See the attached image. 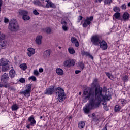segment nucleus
Instances as JSON below:
<instances>
[{"label": "nucleus", "mask_w": 130, "mask_h": 130, "mask_svg": "<svg viewBox=\"0 0 130 130\" xmlns=\"http://www.w3.org/2000/svg\"><path fill=\"white\" fill-rule=\"evenodd\" d=\"M112 94L107 91L106 88L104 89L100 86L95 88V92H92L90 89L83 92V102L86 103L87 100L89 101V103L86 104L83 108V111L86 114H89L91 109L97 108L102 103L103 105H106V101L111 99Z\"/></svg>", "instance_id": "f257e3e1"}, {"label": "nucleus", "mask_w": 130, "mask_h": 130, "mask_svg": "<svg viewBox=\"0 0 130 130\" xmlns=\"http://www.w3.org/2000/svg\"><path fill=\"white\" fill-rule=\"evenodd\" d=\"M100 36L96 35L91 37V42L94 44V45H99L100 47L102 50H106L107 49V43L105 41H100Z\"/></svg>", "instance_id": "f03ea898"}, {"label": "nucleus", "mask_w": 130, "mask_h": 130, "mask_svg": "<svg viewBox=\"0 0 130 130\" xmlns=\"http://www.w3.org/2000/svg\"><path fill=\"white\" fill-rule=\"evenodd\" d=\"M35 3L36 5L43 8H55V5L51 3L50 0H37Z\"/></svg>", "instance_id": "7ed1b4c3"}, {"label": "nucleus", "mask_w": 130, "mask_h": 130, "mask_svg": "<svg viewBox=\"0 0 130 130\" xmlns=\"http://www.w3.org/2000/svg\"><path fill=\"white\" fill-rule=\"evenodd\" d=\"M9 74L4 73L1 77V82L4 84H0V88H10V84L8 83L9 81Z\"/></svg>", "instance_id": "20e7f679"}, {"label": "nucleus", "mask_w": 130, "mask_h": 130, "mask_svg": "<svg viewBox=\"0 0 130 130\" xmlns=\"http://www.w3.org/2000/svg\"><path fill=\"white\" fill-rule=\"evenodd\" d=\"M9 30L12 32H16L19 30V24L15 19H12L8 26Z\"/></svg>", "instance_id": "39448f33"}, {"label": "nucleus", "mask_w": 130, "mask_h": 130, "mask_svg": "<svg viewBox=\"0 0 130 130\" xmlns=\"http://www.w3.org/2000/svg\"><path fill=\"white\" fill-rule=\"evenodd\" d=\"M10 61L7 59L2 58L0 59V66L2 67V70L3 72H7L10 69V67L8 66Z\"/></svg>", "instance_id": "423d86ee"}, {"label": "nucleus", "mask_w": 130, "mask_h": 130, "mask_svg": "<svg viewBox=\"0 0 130 130\" xmlns=\"http://www.w3.org/2000/svg\"><path fill=\"white\" fill-rule=\"evenodd\" d=\"M56 94H58V100L59 102H62L66 99V94L64 93V90L60 87H58L56 88Z\"/></svg>", "instance_id": "0eeeda50"}, {"label": "nucleus", "mask_w": 130, "mask_h": 130, "mask_svg": "<svg viewBox=\"0 0 130 130\" xmlns=\"http://www.w3.org/2000/svg\"><path fill=\"white\" fill-rule=\"evenodd\" d=\"M6 36L4 34L0 32V50L1 49H5L9 47V42L6 41H2L5 39Z\"/></svg>", "instance_id": "6e6552de"}, {"label": "nucleus", "mask_w": 130, "mask_h": 130, "mask_svg": "<svg viewBox=\"0 0 130 130\" xmlns=\"http://www.w3.org/2000/svg\"><path fill=\"white\" fill-rule=\"evenodd\" d=\"M32 88V85L28 84L25 87V90L21 92V94H23L25 97H30V94H31V89Z\"/></svg>", "instance_id": "1a4fd4ad"}, {"label": "nucleus", "mask_w": 130, "mask_h": 130, "mask_svg": "<svg viewBox=\"0 0 130 130\" xmlns=\"http://www.w3.org/2000/svg\"><path fill=\"white\" fill-rule=\"evenodd\" d=\"M19 15H23V20L24 21H28L30 20V16L27 15H28V11L26 10H20L19 12Z\"/></svg>", "instance_id": "9d476101"}, {"label": "nucleus", "mask_w": 130, "mask_h": 130, "mask_svg": "<svg viewBox=\"0 0 130 130\" xmlns=\"http://www.w3.org/2000/svg\"><path fill=\"white\" fill-rule=\"evenodd\" d=\"M93 19H94V17L93 16L86 17V19L84 20L83 27H84V28H86V27H88V26H89V25L91 24V22L93 21Z\"/></svg>", "instance_id": "9b49d317"}, {"label": "nucleus", "mask_w": 130, "mask_h": 130, "mask_svg": "<svg viewBox=\"0 0 130 130\" xmlns=\"http://www.w3.org/2000/svg\"><path fill=\"white\" fill-rule=\"evenodd\" d=\"M35 54V50L33 48H28L27 49V56L31 57L32 55Z\"/></svg>", "instance_id": "f8f14e48"}, {"label": "nucleus", "mask_w": 130, "mask_h": 130, "mask_svg": "<svg viewBox=\"0 0 130 130\" xmlns=\"http://www.w3.org/2000/svg\"><path fill=\"white\" fill-rule=\"evenodd\" d=\"M50 54H51V50L48 49L44 52L43 56L44 58H49Z\"/></svg>", "instance_id": "ddd939ff"}, {"label": "nucleus", "mask_w": 130, "mask_h": 130, "mask_svg": "<svg viewBox=\"0 0 130 130\" xmlns=\"http://www.w3.org/2000/svg\"><path fill=\"white\" fill-rule=\"evenodd\" d=\"M28 121L30 123V125H31V126H34V125L36 124V121L34 119L33 115H31L28 118Z\"/></svg>", "instance_id": "4468645a"}, {"label": "nucleus", "mask_w": 130, "mask_h": 130, "mask_svg": "<svg viewBox=\"0 0 130 130\" xmlns=\"http://www.w3.org/2000/svg\"><path fill=\"white\" fill-rule=\"evenodd\" d=\"M35 42L36 44L40 45L42 43V36H38L36 37Z\"/></svg>", "instance_id": "2eb2a0df"}, {"label": "nucleus", "mask_w": 130, "mask_h": 130, "mask_svg": "<svg viewBox=\"0 0 130 130\" xmlns=\"http://www.w3.org/2000/svg\"><path fill=\"white\" fill-rule=\"evenodd\" d=\"M55 91V89H54V87L49 88L45 92V94H47L48 95H51V94H53Z\"/></svg>", "instance_id": "dca6fc26"}, {"label": "nucleus", "mask_w": 130, "mask_h": 130, "mask_svg": "<svg viewBox=\"0 0 130 130\" xmlns=\"http://www.w3.org/2000/svg\"><path fill=\"white\" fill-rule=\"evenodd\" d=\"M16 76V71L14 69H12L9 72V77L11 79H14Z\"/></svg>", "instance_id": "f3484780"}, {"label": "nucleus", "mask_w": 130, "mask_h": 130, "mask_svg": "<svg viewBox=\"0 0 130 130\" xmlns=\"http://www.w3.org/2000/svg\"><path fill=\"white\" fill-rule=\"evenodd\" d=\"M61 24H63L62 28L63 31H68V30H69V27L67 25V22H66L64 20H62Z\"/></svg>", "instance_id": "a211bd4d"}, {"label": "nucleus", "mask_w": 130, "mask_h": 130, "mask_svg": "<svg viewBox=\"0 0 130 130\" xmlns=\"http://www.w3.org/2000/svg\"><path fill=\"white\" fill-rule=\"evenodd\" d=\"M71 41L72 43H74L75 44L76 47H79V42H78V40H77V39H76L75 37H72Z\"/></svg>", "instance_id": "6ab92c4d"}, {"label": "nucleus", "mask_w": 130, "mask_h": 130, "mask_svg": "<svg viewBox=\"0 0 130 130\" xmlns=\"http://www.w3.org/2000/svg\"><path fill=\"white\" fill-rule=\"evenodd\" d=\"M56 72L57 75H59V76H62L63 75V70L61 68H57L56 69Z\"/></svg>", "instance_id": "aec40b11"}, {"label": "nucleus", "mask_w": 130, "mask_h": 130, "mask_svg": "<svg viewBox=\"0 0 130 130\" xmlns=\"http://www.w3.org/2000/svg\"><path fill=\"white\" fill-rule=\"evenodd\" d=\"M123 20L127 21L129 19V14L127 12H124L122 15Z\"/></svg>", "instance_id": "412c9836"}, {"label": "nucleus", "mask_w": 130, "mask_h": 130, "mask_svg": "<svg viewBox=\"0 0 130 130\" xmlns=\"http://www.w3.org/2000/svg\"><path fill=\"white\" fill-rule=\"evenodd\" d=\"M11 109L13 111H16L19 109V105L14 104L11 106Z\"/></svg>", "instance_id": "4be33fe9"}, {"label": "nucleus", "mask_w": 130, "mask_h": 130, "mask_svg": "<svg viewBox=\"0 0 130 130\" xmlns=\"http://www.w3.org/2000/svg\"><path fill=\"white\" fill-rule=\"evenodd\" d=\"M78 127L80 129L85 127V122L84 121H81L78 123Z\"/></svg>", "instance_id": "5701e85b"}, {"label": "nucleus", "mask_w": 130, "mask_h": 130, "mask_svg": "<svg viewBox=\"0 0 130 130\" xmlns=\"http://www.w3.org/2000/svg\"><path fill=\"white\" fill-rule=\"evenodd\" d=\"M20 68L23 71L27 70V64L26 63H22L20 65Z\"/></svg>", "instance_id": "b1692460"}, {"label": "nucleus", "mask_w": 130, "mask_h": 130, "mask_svg": "<svg viewBox=\"0 0 130 130\" xmlns=\"http://www.w3.org/2000/svg\"><path fill=\"white\" fill-rule=\"evenodd\" d=\"M98 83V79H95L93 83L91 84V86L92 88H94V87H96V86H97Z\"/></svg>", "instance_id": "393cba45"}, {"label": "nucleus", "mask_w": 130, "mask_h": 130, "mask_svg": "<svg viewBox=\"0 0 130 130\" xmlns=\"http://www.w3.org/2000/svg\"><path fill=\"white\" fill-rule=\"evenodd\" d=\"M68 51L69 53H70V54H75V50L72 47H70L68 48Z\"/></svg>", "instance_id": "a878e982"}, {"label": "nucleus", "mask_w": 130, "mask_h": 130, "mask_svg": "<svg viewBox=\"0 0 130 130\" xmlns=\"http://www.w3.org/2000/svg\"><path fill=\"white\" fill-rule=\"evenodd\" d=\"M114 17L116 19H118V20H120V13L119 12H117L114 14Z\"/></svg>", "instance_id": "bb28decb"}, {"label": "nucleus", "mask_w": 130, "mask_h": 130, "mask_svg": "<svg viewBox=\"0 0 130 130\" xmlns=\"http://www.w3.org/2000/svg\"><path fill=\"white\" fill-rule=\"evenodd\" d=\"M64 67H70V60H66L63 62Z\"/></svg>", "instance_id": "cd10ccee"}, {"label": "nucleus", "mask_w": 130, "mask_h": 130, "mask_svg": "<svg viewBox=\"0 0 130 130\" xmlns=\"http://www.w3.org/2000/svg\"><path fill=\"white\" fill-rule=\"evenodd\" d=\"M122 80L124 83L128 81V76L125 75V76L123 77Z\"/></svg>", "instance_id": "c85d7f7f"}, {"label": "nucleus", "mask_w": 130, "mask_h": 130, "mask_svg": "<svg viewBox=\"0 0 130 130\" xmlns=\"http://www.w3.org/2000/svg\"><path fill=\"white\" fill-rule=\"evenodd\" d=\"M106 75L108 77L109 79H110L111 80H114V78H113V76L109 73L106 72Z\"/></svg>", "instance_id": "c756f323"}, {"label": "nucleus", "mask_w": 130, "mask_h": 130, "mask_svg": "<svg viewBox=\"0 0 130 130\" xmlns=\"http://www.w3.org/2000/svg\"><path fill=\"white\" fill-rule=\"evenodd\" d=\"M120 109H121V108H120V106H119V105H116L115 107V111H116V112H117L118 111H119V110H120Z\"/></svg>", "instance_id": "7c9ffc66"}, {"label": "nucleus", "mask_w": 130, "mask_h": 130, "mask_svg": "<svg viewBox=\"0 0 130 130\" xmlns=\"http://www.w3.org/2000/svg\"><path fill=\"white\" fill-rule=\"evenodd\" d=\"M74 64H76V61L74 60H70V67H72Z\"/></svg>", "instance_id": "2f4dec72"}, {"label": "nucleus", "mask_w": 130, "mask_h": 130, "mask_svg": "<svg viewBox=\"0 0 130 130\" xmlns=\"http://www.w3.org/2000/svg\"><path fill=\"white\" fill-rule=\"evenodd\" d=\"M120 102L123 105H124V104H126V103H127V101L125 99H121Z\"/></svg>", "instance_id": "473e14b6"}, {"label": "nucleus", "mask_w": 130, "mask_h": 130, "mask_svg": "<svg viewBox=\"0 0 130 130\" xmlns=\"http://www.w3.org/2000/svg\"><path fill=\"white\" fill-rule=\"evenodd\" d=\"M78 67L81 68L82 69V70H83L84 69V63H83V62H79L78 63Z\"/></svg>", "instance_id": "72a5a7b5"}, {"label": "nucleus", "mask_w": 130, "mask_h": 130, "mask_svg": "<svg viewBox=\"0 0 130 130\" xmlns=\"http://www.w3.org/2000/svg\"><path fill=\"white\" fill-rule=\"evenodd\" d=\"M112 0H104V3L106 5H110L111 4Z\"/></svg>", "instance_id": "f704fd0d"}, {"label": "nucleus", "mask_w": 130, "mask_h": 130, "mask_svg": "<svg viewBox=\"0 0 130 130\" xmlns=\"http://www.w3.org/2000/svg\"><path fill=\"white\" fill-rule=\"evenodd\" d=\"M45 32L46 33H51V28L50 27H47L45 28Z\"/></svg>", "instance_id": "c9c22d12"}, {"label": "nucleus", "mask_w": 130, "mask_h": 130, "mask_svg": "<svg viewBox=\"0 0 130 130\" xmlns=\"http://www.w3.org/2000/svg\"><path fill=\"white\" fill-rule=\"evenodd\" d=\"M28 80H32V81L35 82V81H36V77L34 76H32L28 78Z\"/></svg>", "instance_id": "e433bc0d"}, {"label": "nucleus", "mask_w": 130, "mask_h": 130, "mask_svg": "<svg viewBox=\"0 0 130 130\" xmlns=\"http://www.w3.org/2000/svg\"><path fill=\"white\" fill-rule=\"evenodd\" d=\"M33 74L35 76H39V72L37 70H34Z\"/></svg>", "instance_id": "4c0bfd02"}, {"label": "nucleus", "mask_w": 130, "mask_h": 130, "mask_svg": "<svg viewBox=\"0 0 130 130\" xmlns=\"http://www.w3.org/2000/svg\"><path fill=\"white\" fill-rule=\"evenodd\" d=\"M19 82H20V83H22L23 84H24V83H25V78H21L19 79Z\"/></svg>", "instance_id": "58836bf2"}, {"label": "nucleus", "mask_w": 130, "mask_h": 130, "mask_svg": "<svg viewBox=\"0 0 130 130\" xmlns=\"http://www.w3.org/2000/svg\"><path fill=\"white\" fill-rule=\"evenodd\" d=\"M121 8L122 10H126V5L125 4H123L121 6Z\"/></svg>", "instance_id": "ea45409f"}, {"label": "nucleus", "mask_w": 130, "mask_h": 130, "mask_svg": "<svg viewBox=\"0 0 130 130\" xmlns=\"http://www.w3.org/2000/svg\"><path fill=\"white\" fill-rule=\"evenodd\" d=\"M115 12H120V9L119 7H115L114 8Z\"/></svg>", "instance_id": "a19ab883"}, {"label": "nucleus", "mask_w": 130, "mask_h": 130, "mask_svg": "<svg viewBox=\"0 0 130 130\" xmlns=\"http://www.w3.org/2000/svg\"><path fill=\"white\" fill-rule=\"evenodd\" d=\"M83 19V17H82V16H79L78 17V21L79 22H81V21H82V19Z\"/></svg>", "instance_id": "79ce46f5"}, {"label": "nucleus", "mask_w": 130, "mask_h": 130, "mask_svg": "<svg viewBox=\"0 0 130 130\" xmlns=\"http://www.w3.org/2000/svg\"><path fill=\"white\" fill-rule=\"evenodd\" d=\"M33 13L34 15H39V13L36 10H34Z\"/></svg>", "instance_id": "37998d69"}, {"label": "nucleus", "mask_w": 130, "mask_h": 130, "mask_svg": "<svg viewBox=\"0 0 130 130\" xmlns=\"http://www.w3.org/2000/svg\"><path fill=\"white\" fill-rule=\"evenodd\" d=\"M4 23H8V22H9V19H8L7 18H4Z\"/></svg>", "instance_id": "c03bdc74"}, {"label": "nucleus", "mask_w": 130, "mask_h": 130, "mask_svg": "<svg viewBox=\"0 0 130 130\" xmlns=\"http://www.w3.org/2000/svg\"><path fill=\"white\" fill-rule=\"evenodd\" d=\"M43 71H44V70L42 68H41L39 69V73H43Z\"/></svg>", "instance_id": "a18cd8bd"}, {"label": "nucleus", "mask_w": 130, "mask_h": 130, "mask_svg": "<svg viewBox=\"0 0 130 130\" xmlns=\"http://www.w3.org/2000/svg\"><path fill=\"white\" fill-rule=\"evenodd\" d=\"M84 54L85 55H86V56H89V55L91 54H90V53L88 52H84Z\"/></svg>", "instance_id": "49530a36"}, {"label": "nucleus", "mask_w": 130, "mask_h": 130, "mask_svg": "<svg viewBox=\"0 0 130 130\" xmlns=\"http://www.w3.org/2000/svg\"><path fill=\"white\" fill-rule=\"evenodd\" d=\"M3 5V2L2 0H0V12L2 10V5Z\"/></svg>", "instance_id": "de8ad7c7"}, {"label": "nucleus", "mask_w": 130, "mask_h": 130, "mask_svg": "<svg viewBox=\"0 0 130 130\" xmlns=\"http://www.w3.org/2000/svg\"><path fill=\"white\" fill-rule=\"evenodd\" d=\"M88 57L91 58V59H94V57H93V56H92V55H91V54L89 55V56H88Z\"/></svg>", "instance_id": "09e8293b"}, {"label": "nucleus", "mask_w": 130, "mask_h": 130, "mask_svg": "<svg viewBox=\"0 0 130 130\" xmlns=\"http://www.w3.org/2000/svg\"><path fill=\"white\" fill-rule=\"evenodd\" d=\"M79 73H81V71L80 70L75 71V74H79Z\"/></svg>", "instance_id": "8fccbe9b"}, {"label": "nucleus", "mask_w": 130, "mask_h": 130, "mask_svg": "<svg viewBox=\"0 0 130 130\" xmlns=\"http://www.w3.org/2000/svg\"><path fill=\"white\" fill-rule=\"evenodd\" d=\"M30 125H31V124H28L26 125V128H28V129H30Z\"/></svg>", "instance_id": "3c124183"}, {"label": "nucleus", "mask_w": 130, "mask_h": 130, "mask_svg": "<svg viewBox=\"0 0 130 130\" xmlns=\"http://www.w3.org/2000/svg\"><path fill=\"white\" fill-rule=\"evenodd\" d=\"M102 0H95V3H101Z\"/></svg>", "instance_id": "603ef678"}, {"label": "nucleus", "mask_w": 130, "mask_h": 130, "mask_svg": "<svg viewBox=\"0 0 130 130\" xmlns=\"http://www.w3.org/2000/svg\"><path fill=\"white\" fill-rule=\"evenodd\" d=\"M92 117L95 118L96 117V114L93 113L92 115Z\"/></svg>", "instance_id": "864d4df0"}, {"label": "nucleus", "mask_w": 130, "mask_h": 130, "mask_svg": "<svg viewBox=\"0 0 130 130\" xmlns=\"http://www.w3.org/2000/svg\"><path fill=\"white\" fill-rule=\"evenodd\" d=\"M103 130H107V128H106V127H105Z\"/></svg>", "instance_id": "5fc2aeb1"}, {"label": "nucleus", "mask_w": 130, "mask_h": 130, "mask_svg": "<svg viewBox=\"0 0 130 130\" xmlns=\"http://www.w3.org/2000/svg\"><path fill=\"white\" fill-rule=\"evenodd\" d=\"M110 32H113V29L112 28L111 29H110Z\"/></svg>", "instance_id": "6e6d98bb"}, {"label": "nucleus", "mask_w": 130, "mask_h": 130, "mask_svg": "<svg viewBox=\"0 0 130 130\" xmlns=\"http://www.w3.org/2000/svg\"><path fill=\"white\" fill-rule=\"evenodd\" d=\"M79 95H82V92H79Z\"/></svg>", "instance_id": "4d7b16f0"}, {"label": "nucleus", "mask_w": 130, "mask_h": 130, "mask_svg": "<svg viewBox=\"0 0 130 130\" xmlns=\"http://www.w3.org/2000/svg\"><path fill=\"white\" fill-rule=\"evenodd\" d=\"M128 7H130V2L128 3Z\"/></svg>", "instance_id": "13d9d810"}, {"label": "nucleus", "mask_w": 130, "mask_h": 130, "mask_svg": "<svg viewBox=\"0 0 130 130\" xmlns=\"http://www.w3.org/2000/svg\"><path fill=\"white\" fill-rule=\"evenodd\" d=\"M58 48H59V49H61V47H58Z\"/></svg>", "instance_id": "bf43d9fd"}, {"label": "nucleus", "mask_w": 130, "mask_h": 130, "mask_svg": "<svg viewBox=\"0 0 130 130\" xmlns=\"http://www.w3.org/2000/svg\"><path fill=\"white\" fill-rule=\"evenodd\" d=\"M40 119L42 118V116H40Z\"/></svg>", "instance_id": "052dcab7"}, {"label": "nucleus", "mask_w": 130, "mask_h": 130, "mask_svg": "<svg viewBox=\"0 0 130 130\" xmlns=\"http://www.w3.org/2000/svg\"><path fill=\"white\" fill-rule=\"evenodd\" d=\"M64 1H67V0H64Z\"/></svg>", "instance_id": "680f3d73"}]
</instances>
